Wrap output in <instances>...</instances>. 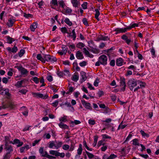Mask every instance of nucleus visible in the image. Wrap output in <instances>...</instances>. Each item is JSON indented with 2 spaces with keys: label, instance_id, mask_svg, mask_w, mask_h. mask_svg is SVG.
Listing matches in <instances>:
<instances>
[{
  "label": "nucleus",
  "instance_id": "50",
  "mask_svg": "<svg viewBox=\"0 0 159 159\" xmlns=\"http://www.w3.org/2000/svg\"><path fill=\"white\" fill-rule=\"evenodd\" d=\"M70 131H67L65 133V135L64 138L66 139H69L70 137Z\"/></svg>",
  "mask_w": 159,
  "mask_h": 159
},
{
  "label": "nucleus",
  "instance_id": "21",
  "mask_svg": "<svg viewBox=\"0 0 159 159\" xmlns=\"http://www.w3.org/2000/svg\"><path fill=\"white\" fill-rule=\"evenodd\" d=\"M68 118L67 116L64 115L63 116L59 118V120L60 122H65L68 121Z\"/></svg>",
  "mask_w": 159,
  "mask_h": 159
},
{
  "label": "nucleus",
  "instance_id": "20",
  "mask_svg": "<svg viewBox=\"0 0 159 159\" xmlns=\"http://www.w3.org/2000/svg\"><path fill=\"white\" fill-rule=\"evenodd\" d=\"M109 39L108 36H101L100 37L98 38L96 40V41L98 42L100 40L107 41Z\"/></svg>",
  "mask_w": 159,
  "mask_h": 159
},
{
  "label": "nucleus",
  "instance_id": "8",
  "mask_svg": "<svg viewBox=\"0 0 159 159\" xmlns=\"http://www.w3.org/2000/svg\"><path fill=\"white\" fill-rule=\"evenodd\" d=\"M18 70L20 72L21 74L22 75H27L28 71L27 70L22 66H17Z\"/></svg>",
  "mask_w": 159,
  "mask_h": 159
},
{
  "label": "nucleus",
  "instance_id": "22",
  "mask_svg": "<svg viewBox=\"0 0 159 159\" xmlns=\"http://www.w3.org/2000/svg\"><path fill=\"white\" fill-rule=\"evenodd\" d=\"M71 3L73 7H78L80 4L79 1L77 0H72Z\"/></svg>",
  "mask_w": 159,
  "mask_h": 159
},
{
  "label": "nucleus",
  "instance_id": "37",
  "mask_svg": "<svg viewBox=\"0 0 159 159\" xmlns=\"http://www.w3.org/2000/svg\"><path fill=\"white\" fill-rule=\"evenodd\" d=\"M85 46V45L82 42H79L76 45V47L77 48L81 49Z\"/></svg>",
  "mask_w": 159,
  "mask_h": 159
},
{
  "label": "nucleus",
  "instance_id": "18",
  "mask_svg": "<svg viewBox=\"0 0 159 159\" xmlns=\"http://www.w3.org/2000/svg\"><path fill=\"white\" fill-rule=\"evenodd\" d=\"M83 50L84 53L86 56L90 58L93 57V55L92 54H90L89 52L86 49V48H84Z\"/></svg>",
  "mask_w": 159,
  "mask_h": 159
},
{
  "label": "nucleus",
  "instance_id": "1",
  "mask_svg": "<svg viewBox=\"0 0 159 159\" xmlns=\"http://www.w3.org/2000/svg\"><path fill=\"white\" fill-rule=\"evenodd\" d=\"M127 84L130 90L133 91L134 88L137 86V80L134 78L130 79L129 80Z\"/></svg>",
  "mask_w": 159,
  "mask_h": 159
},
{
  "label": "nucleus",
  "instance_id": "26",
  "mask_svg": "<svg viewBox=\"0 0 159 159\" xmlns=\"http://www.w3.org/2000/svg\"><path fill=\"white\" fill-rule=\"evenodd\" d=\"M36 58L38 60L41 61L43 63V62H45L43 57V54L42 56L40 54H38L37 55Z\"/></svg>",
  "mask_w": 159,
  "mask_h": 159
},
{
  "label": "nucleus",
  "instance_id": "17",
  "mask_svg": "<svg viewBox=\"0 0 159 159\" xmlns=\"http://www.w3.org/2000/svg\"><path fill=\"white\" fill-rule=\"evenodd\" d=\"M38 23L37 22H34L31 25L30 27V29L31 31L34 32L35 29L37 27Z\"/></svg>",
  "mask_w": 159,
  "mask_h": 159
},
{
  "label": "nucleus",
  "instance_id": "35",
  "mask_svg": "<svg viewBox=\"0 0 159 159\" xmlns=\"http://www.w3.org/2000/svg\"><path fill=\"white\" fill-rule=\"evenodd\" d=\"M51 6L53 8V6H57L58 3L57 0H52L50 2Z\"/></svg>",
  "mask_w": 159,
  "mask_h": 159
},
{
  "label": "nucleus",
  "instance_id": "44",
  "mask_svg": "<svg viewBox=\"0 0 159 159\" xmlns=\"http://www.w3.org/2000/svg\"><path fill=\"white\" fill-rule=\"evenodd\" d=\"M61 48L62 49V51L64 53L66 54L68 49V48L65 45H62L61 46Z\"/></svg>",
  "mask_w": 159,
  "mask_h": 159
},
{
  "label": "nucleus",
  "instance_id": "56",
  "mask_svg": "<svg viewBox=\"0 0 159 159\" xmlns=\"http://www.w3.org/2000/svg\"><path fill=\"white\" fill-rule=\"evenodd\" d=\"M127 69H131L134 71L136 69V67L134 65H131L127 67Z\"/></svg>",
  "mask_w": 159,
  "mask_h": 159
},
{
  "label": "nucleus",
  "instance_id": "64",
  "mask_svg": "<svg viewBox=\"0 0 159 159\" xmlns=\"http://www.w3.org/2000/svg\"><path fill=\"white\" fill-rule=\"evenodd\" d=\"M10 156L9 153H7L4 157L3 159H10Z\"/></svg>",
  "mask_w": 159,
  "mask_h": 159
},
{
  "label": "nucleus",
  "instance_id": "11",
  "mask_svg": "<svg viewBox=\"0 0 159 159\" xmlns=\"http://www.w3.org/2000/svg\"><path fill=\"white\" fill-rule=\"evenodd\" d=\"M116 64L117 66H121L124 64H125V62H124V60L122 58H119L116 60Z\"/></svg>",
  "mask_w": 159,
  "mask_h": 159
},
{
  "label": "nucleus",
  "instance_id": "43",
  "mask_svg": "<svg viewBox=\"0 0 159 159\" xmlns=\"http://www.w3.org/2000/svg\"><path fill=\"white\" fill-rule=\"evenodd\" d=\"M25 51L23 49H21L20 51L18 52V55L20 57H22L23 55L25 54Z\"/></svg>",
  "mask_w": 159,
  "mask_h": 159
},
{
  "label": "nucleus",
  "instance_id": "59",
  "mask_svg": "<svg viewBox=\"0 0 159 159\" xmlns=\"http://www.w3.org/2000/svg\"><path fill=\"white\" fill-rule=\"evenodd\" d=\"M89 123L92 125H93L95 124V121L94 120L89 119Z\"/></svg>",
  "mask_w": 159,
  "mask_h": 159
},
{
  "label": "nucleus",
  "instance_id": "10",
  "mask_svg": "<svg viewBox=\"0 0 159 159\" xmlns=\"http://www.w3.org/2000/svg\"><path fill=\"white\" fill-rule=\"evenodd\" d=\"M66 33L68 35L67 36L68 37H71L73 39V40L74 41L75 40L76 37V35L75 29H74L72 30L71 32L70 33L67 32V33Z\"/></svg>",
  "mask_w": 159,
  "mask_h": 159
},
{
  "label": "nucleus",
  "instance_id": "31",
  "mask_svg": "<svg viewBox=\"0 0 159 159\" xmlns=\"http://www.w3.org/2000/svg\"><path fill=\"white\" fill-rule=\"evenodd\" d=\"M138 26V24L134 23L132 24H131L130 25V26H129L127 27V30H130L132 28H134L136 27H137Z\"/></svg>",
  "mask_w": 159,
  "mask_h": 159
},
{
  "label": "nucleus",
  "instance_id": "38",
  "mask_svg": "<svg viewBox=\"0 0 159 159\" xmlns=\"http://www.w3.org/2000/svg\"><path fill=\"white\" fill-rule=\"evenodd\" d=\"M51 112V110L49 109H46L44 111H43V114L46 116L47 115H48Z\"/></svg>",
  "mask_w": 159,
  "mask_h": 159
},
{
  "label": "nucleus",
  "instance_id": "58",
  "mask_svg": "<svg viewBox=\"0 0 159 159\" xmlns=\"http://www.w3.org/2000/svg\"><path fill=\"white\" fill-rule=\"evenodd\" d=\"M61 31L63 33H67V30L66 27H64L61 28Z\"/></svg>",
  "mask_w": 159,
  "mask_h": 159
},
{
  "label": "nucleus",
  "instance_id": "5",
  "mask_svg": "<svg viewBox=\"0 0 159 159\" xmlns=\"http://www.w3.org/2000/svg\"><path fill=\"white\" fill-rule=\"evenodd\" d=\"M101 64L105 66L107 64V57L105 55L100 56L98 58Z\"/></svg>",
  "mask_w": 159,
  "mask_h": 159
},
{
  "label": "nucleus",
  "instance_id": "9",
  "mask_svg": "<svg viewBox=\"0 0 159 159\" xmlns=\"http://www.w3.org/2000/svg\"><path fill=\"white\" fill-rule=\"evenodd\" d=\"M128 30L127 27H126L124 28H117L114 31L116 32L115 34H117L119 33H125Z\"/></svg>",
  "mask_w": 159,
  "mask_h": 159
},
{
  "label": "nucleus",
  "instance_id": "15",
  "mask_svg": "<svg viewBox=\"0 0 159 159\" xmlns=\"http://www.w3.org/2000/svg\"><path fill=\"white\" fill-rule=\"evenodd\" d=\"M5 145L6 147L5 148V149L8 151L7 153H9V154H10L11 152L13 151V149L12 146L11 145H8L7 144H6Z\"/></svg>",
  "mask_w": 159,
  "mask_h": 159
},
{
  "label": "nucleus",
  "instance_id": "30",
  "mask_svg": "<svg viewBox=\"0 0 159 159\" xmlns=\"http://www.w3.org/2000/svg\"><path fill=\"white\" fill-rule=\"evenodd\" d=\"M132 141L133 142L132 144L134 145L139 146L140 144L139 143V139H133Z\"/></svg>",
  "mask_w": 159,
  "mask_h": 159
},
{
  "label": "nucleus",
  "instance_id": "7",
  "mask_svg": "<svg viewBox=\"0 0 159 159\" xmlns=\"http://www.w3.org/2000/svg\"><path fill=\"white\" fill-rule=\"evenodd\" d=\"M19 111L21 112L22 114L25 116H27L28 114V110L25 106H23L20 108Z\"/></svg>",
  "mask_w": 159,
  "mask_h": 159
},
{
  "label": "nucleus",
  "instance_id": "60",
  "mask_svg": "<svg viewBox=\"0 0 159 159\" xmlns=\"http://www.w3.org/2000/svg\"><path fill=\"white\" fill-rule=\"evenodd\" d=\"M150 52L152 56H155V51L153 47H152L150 49Z\"/></svg>",
  "mask_w": 159,
  "mask_h": 159
},
{
  "label": "nucleus",
  "instance_id": "49",
  "mask_svg": "<svg viewBox=\"0 0 159 159\" xmlns=\"http://www.w3.org/2000/svg\"><path fill=\"white\" fill-rule=\"evenodd\" d=\"M75 144H74L73 142L72 141H71V144L70 145V149L69 151H73L75 148Z\"/></svg>",
  "mask_w": 159,
  "mask_h": 159
},
{
  "label": "nucleus",
  "instance_id": "61",
  "mask_svg": "<svg viewBox=\"0 0 159 159\" xmlns=\"http://www.w3.org/2000/svg\"><path fill=\"white\" fill-rule=\"evenodd\" d=\"M132 136V135L131 134H129L126 138V140L124 141V143H125L127 141H128Z\"/></svg>",
  "mask_w": 159,
  "mask_h": 159
},
{
  "label": "nucleus",
  "instance_id": "40",
  "mask_svg": "<svg viewBox=\"0 0 159 159\" xmlns=\"http://www.w3.org/2000/svg\"><path fill=\"white\" fill-rule=\"evenodd\" d=\"M140 132L143 136L146 138H148L149 137V134L145 133L144 131L141 130L140 131Z\"/></svg>",
  "mask_w": 159,
  "mask_h": 159
},
{
  "label": "nucleus",
  "instance_id": "63",
  "mask_svg": "<svg viewBox=\"0 0 159 159\" xmlns=\"http://www.w3.org/2000/svg\"><path fill=\"white\" fill-rule=\"evenodd\" d=\"M87 62L86 61H83L79 63L80 66L81 67H84L87 65Z\"/></svg>",
  "mask_w": 159,
  "mask_h": 159
},
{
  "label": "nucleus",
  "instance_id": "12",
  "mask_svg": "<svg viewBox=\"0 0 159 159\" xmlns=\"http://www.w3.org/2000/svg\"><path fill=\"white\" fill-rule=\"evenodd\" d=\"M16 21V20L13 18H10L8 19V22L7 25L9 27H11L13 26V24Z\"/></svg>",
  "mask_w": 159,
  "mask_h": 159
},
{
  "label": "nucleus",
  "instance_id": "33",
  "mask_svg": "<svg viewBox=\"0 0 159 159\" xmlns=\"http://www.w3.org/2000/svg\"><path fill=\"white\" fill-rule=\"evenodd\" d=\"M58 4L59 5V7L64 8L66 6L63 0H59L58 1Z\"/></svg>",
  "mask_w": 159,
  "mask_h": 159
},
{
  "label": "nucleus",
  "instance_id": "52",
  "mask_svg": "<svg viewBox=\"0 0 159 159\" xmlns=\"http://www.w3.org/2000/svg\"><path fill=\"white\" fill-rule=\"evenodd\" d=\"M31 80H33V81L36 84H38L39 83V79L36 77H33V79Z\"/></svg>",
  "mask_w": 159,
  "mask_h": 159
},
{
  "label": "nucleus",
  "instance_id": "34",
  "mask_svg": "<svg viewBox=\"0 0 159 159\" xmlns=\"http://www.w3.org/2000/svg\"><path fill=\"white\" fill-rule=\"evenodd\" d=\"M90 51L94 54H98L100 52L99 50L95 48H93Z\"/></svg>",
  "mask_w": 159,
  "mask_h": 159
},
{
  "label": "nucleus",
  "instance_id": "4",
  "mask_svg": "<svg viewBox=\"0 0 159 159\" xmlns=\"http://www.w3.org/2000/svg\"><path fill=\"white\" fill-rule=\"evenodd\" d=\"M16 107V105L14 102L12 101H9L3 105V108L4 109L9 108L10 109H14Z\"/></svg>",
  "mask_w": 159,
  "mask_h": 159
},
{
  "label": "nucleus",
  "instance_id": "24",
  "mask_svg": "<svg viewBox=\"0 0 159 159\" xmlns=\"http://www.w3.org/2000/svg\"><path fill=\"white\" fill-rule=\"evenodd\" d=\"M81 77H82L81 80L83 82L84 81L87 79V77L86 75V73L84 71H82L80 72Z\"/></svg>",
  "mask_w": 159,
  "mask_h": 159
},
{
  "label": "nucleus",
  "instance_id": "13",
  "mask_svg": "<svg viewBox=\"0 0 159 159\" xmlns=\"http://www.w3.org/2000/svg\"><path fill=\"white\" fill-rule=\"evenodd\" d=\"M6 49L9 52H12L14 53H16L18 51L17 48L15 45L12 48L10 47H8L6 48Z\"/></svg>",
  "mask_w": 159,
  "mask_h": 159
},
{
  "label": "nucleus",
  "instance_id": "45",
  "mask_svg": "<svg viewBox=\"0 0 159 159\" xmlns=\"http://www.w3.org/2000/svg\"><path fill=\"white\" fill-rule=\"evenodd\" d=\"M120 86H126L125 82V80L124 78L121 79L120 80Z\"/></svg>",
  "mask_w": 159,
  "mask_h": 159
},
{
  "label": "nucleus",
  "instance_id": "55",
  "mask_svg": "<svg viewBox=\"0 0 159 159\" xmlns=\"http://www.w3.org/2000/svg\"><path fill=\"white\" fill-rule=\"evenodd\" d=\"M117 155L114 154H111L109 156V159H114L117 157Z\"/></svg>",
  "mask_w": 159,
  "mask_h": 159
},
{
  "label": "nucleus",
  "instance_id": "39",
  "mask_svg": "<svg viewBox=\"0 0 159 159\" xmlns=\"http://www.w3.org/2000/svg\"><path fill=\"white\" fill-rule=\"evenodd\" d=\"M23 16L26 18H32L33 15L30 14H27L26 13L24 12L23 13Z\"/></svg>",
  "mask_w": 159,
  "mask_h": 159
},
{
  "label": "nucleus",
  "instance_id": "62",
  "mask_svg": "<svg viewBox=\"0 0 159 159\" xmlns=\"http://www.w3.org/2000/svg\"><path fill=\"white\" fill-rule=\"evenodd\" d=\"M70 148V146L67 144H64L62 146V148L65 150H68Z\"/></svg>",
  "mask_w": 159,
  "mask_h": 159
},
{
  "label": "nucleus",
  "instance_id": "57",
  "mask_svg": "<svg viewBox=\"0 0 159 159\" xmlns=\"http://www.w3.org/2000/svg\"><path fill=\"white\" fill-rule=\"evenodd\" d=\"M83 23L86 26H88L89 24L88 23L87 19L86 18H84L82 20Z\"/></svg>",
  "mask_w": 159,
  "mask_h": 159
},
{
  "label": "nucleus",
  "instance_id": "47",
  "mask_svg": "<svg viewBox=\"0 0 159 159\" xmlns=\"http://www.w3.org/2000/svg\"><path fill=\"white\" fill-rule=\"evenodd\" d=\"M70 123L71 124L73 125L75 124L76 125H78L81 123V122L79 120H75L73 121H71Z\"/></svg>",
  "mask_w": 159,
  "mask_h": 159
},
{
  "label": "nucleus",
  "instance_id": "48",
  "mask_svg": "<svg viewBox=\"0 0 159 159\" xmlns=\"http://www.w3.org/2000/svg\"><path fill=\"white\" fill-rule=\"evenodd\" d=\"M49 144L48 146L49 148H52L53 146L55 147V141H52L49 142Z\"/></svg>",
  "mask_w": 159,
  "mask_h": 159
},
{
  "label": "nucleus",
  "instance_id": "32",
  "mask_svg": "<svg viewBox=\"0 0 159 159\" xmlns=\"http://www.w3.org/2000/svg\"><path fill=\"white\" fill-rule=\"evenodd\" d=\"M64 22L69 26H71L72 25V22L70 21L69 19L68 18H66L64 20Z\"/></svg>",
  "mask_w": 159,
  "mask_h": 159
},
{
  "label": "nucleus",
  "instance_id": "16",
  "mask_svg": "<svg viewBox=\"0 0 159 159\" xmlns=\"http://www.w3.org/2000/svg\"><path fill=\"white\" fill-rule=\"evenodd\" d=\"M63 144V143L62 141H55V148L56 149H58L59 148H61L62 144Z\"/></svg>",
  "mask_w": 159,
  "mask_h": 159
},
{
  "label": "nucleus",
  "instance_id": "2",
  "mask_svg": "<svg viewBox=\"0 0 159 159\" xmlns=\"http://www.w3.org/2000/svg\"><path fill=\"white\" fill-rule=\"evenodd\" d=\"M43 57L45 61L44 62H43L44 63H45L46 61L53 63L57 61V59L55 57L52 56L49 54H43Z\"/></svg>",
  "mask_w": 159,
  "mask_h": 159
},
{
  "label": "nucleus",
  "instance_id": "28",
  "mask_svg": "<svg viewBox=\"0 0 159 159\" xmlns=\"http://www.w3.org/2000/svg\"><path fill=\"white\" fill-rule=\"evenodd\" d=\"M95 18L98 20H99V19L98 18V17L100 15V12L98 9H95Z\"/></svg>",
  "mask_w": 159,
  "mask_h": 159
},
{
  "label": "nucleus",
  "instance_id": "41",
  "mask_svg": "<svg viewBox=\"0 0 159 159\" xmlns=\"http://www.w3.org/2000/svg\"><path fill=\"white\" fill-rule=\"evenodd\" d=\"M123 122H122L120 125H119L118 128L117 129V130H119L120 129H124L127 126V125H122Z\"/></svg>",
  "mask_w": 159,
  "mask_h": 159
},
{
  "label": "nucleus",
  "instance_id": "36",
  "mask_svg": "<svg viewBox=\"0 0 159 159\" xmlns=\"http://www.w3.org/2000/svg\"><path fill=\"white\" fill-rule=\"evenodd\" d=\"M2 90L4 92L5 94L8 96V97H10L11 94L9 93V89H5L3 88L2 89Z\"/></svg>",
  "mask_w": 159,
  "mask_h": 159
},
{
  "label": "nucleus",
  "instance_id": "54",
  "mask_svg": "<svg viewBox=\"0 0 159 159\" xmlns=\"http://www.w3.org/2000/svg\"><path fill=\"white\" fill-rule=\"evenodd\" d=\"M102 139H104V140L105 139H111V137L106 134H103L102 135Z\"/></svg>",
  "mask_w": 159,
  "mask_h": 159
},
{
  "label": "nucleus",
  "instance_id": "6",
  "mask_svg": "<svg viewBox=\"0 0 159 159\" xmlns=\"http://www.w3.org/2000/svg\"><path fill=\"white\" fill-rule=\"evenodd\" d=\"M81 103L85 109L89 110H92L93 109L91 104L89 102H88L83 99L81 100Z\"/></svg>",
  "mask_w": 159,
  "mask_h": 159
},
{
  "label": "nucleus",
  "instance_id": "51",
  "mask_svg": "<svg viewBox=\"0 0 159 159\" xmlns=\"http://www.w3.org/2000/svg\"><path fill=\"white\" fill-rule=\"evenodd\" d=\"M23 82V80L18 81L17 82L15 86L17 87H20L22 85Z\"/></svg>",
  "mask_w": 159,
  "mask_h": 159
},
{
  "label": "nucleus",
  "instance_id": "46",
  "mask_svg": "<svg viewBox=\"0 0 159 159\" xmlns=\"http://www.w3.org/2000/svg\"><path fill=\"white\" fill-rule=\"evenodd\" d=\"M98 139V137L97 136H95L94 138V141L93 144V147L96 146Z\"/></svg>",
  "mask_w": 159,
  "mask_h": 159
},
{
  "label": "nucleus",
  "instance_id": "25",
  "mask_svg": "<svg viewBox=\"0 0 159 159\" xmlns=\"http://www.w3.org/2000/svg\"><path fill=\"white\" fill-rule=\"evenodd\" d=\"M58 125L61 129H68L69 128V126L67 125L62 122H60L58 124Z\"/></svg>",
  "mask_w": 159,
  "mask_h": 159
},
{
  "label": "nucleus",
  "instance_id": "19",
  "mask_svg": "<svg viewBox=\"0 0 159 159\" xmlns=\"http://www.w3.org/2000/svg\"><path fill=\"white\" fill-rule=\"evenodd\" d=\"M76 57L78 59H82L84 58V56L82 53L80 51H77L76 53Z\"/></svg>",
  "mask_w": 159,
  "mask_h": 159
},
{
  "label": "nucleus",
  "instance_id": "29",
  "mask_svg": "<svg viewBox=\"0 0 159 159\" xmlns=\"http://www.w3.org/2000/svg\"><path fill=\"white\" fill-rule=\"evenodd\" d=\"M83 149L82 148V145L81 144H80L79 146V148L77 150V154L79 155L81 154Z\"/></svg>",
  "mask_w": 159,
  "mask_h": 159
},
{
  "label": "nucleus",
  "instance_id": "42",
  "mask_svg": "<svg viewBox=\"0 0 159 159\" xmlns=\"http://www.w3.org/2000/svg\"><path fill=\"white\" fill-rule=\"evenodd\" d=\"M85 152L87 154V156L89 159H92L94 157V155L92 153H90L89 152L86 151Z\"/></svg>",
  "mask_w": 159,
  "mask_h": 159
},
{
  "label": "nucleus",
  "instance_id": "53",
  "mask_svg": "<svg viewBox=\"0 0 159 159\" xmlns=\"http://www.w3.org/2000/svg\"><path fill=\"white\" fill-rule=\"evenodd\" d=\"M107 146L105 144H103L102 147L101 148V151L102 152L105 151L107 149Z\"/></svg>",
  "mask_w": 159,
  "mask_h": 159
},
{
  "label": "nucleus",
  "instance_id": "14",
  "mask_svg": "<svg viewBox=\"0 0 159 159\" xmlns=\"http://www.w3.org/2000/svg\"><path fill=\"white\" fill-rule=\"evenodd\" d=\"M72 12V10L66 6V7L63 8V10L62 11V13L65 15L71 14Z\"/></svg>",
  "mask_w": 159,
  "mask_h": 159
},
{
  "label": "nucleus",
  "instance_id": "3",
  "mask_svg": "<svg viewBox=\"0 0 159 159\" xmlns=\"http://www.w3.org/2000/svg\"><path fill=\"white\" fill-rule=\"evenodd\" d=\"M31 94L34 97L37 98H41L43 99H46L48 98V96L47 94L44 95L43 94L39 93H35L34 92H32Z\"/></svg>",
  "mask_w": 159,
  "mask_h": 159
},
{
  "label": "nucleus",
  "instance_id": "23",
  "mask_svg": "<svg viewBox=\"0 0 159 159\" xmlns=\"http://www.w3.org/2000/svg\"><path fill=\"white\" fill-rule=\"evenodd\" d=\"M7 43L9 44H11L13 42L15 41V39L9 36H6Z\"/></svg>",
  "mask_w": 159,
  "mask_h": 159
},
{
  "label": "nucleus",
  "instance_id": "27",
  "mask_svg": "<svg viewBox=\"0 0 159 159\" xmlns=\"http://www.w3.org/2000/svg\"><path fill=\"white\" fill-rule=\"evenodd\" d=\"M79 79V75L78 73L73 75L71 77V80L75 82H77L78 80Z\"/></svg>",
  "mask_w": 159,
  "mask_h": 159
}]
</instances>
